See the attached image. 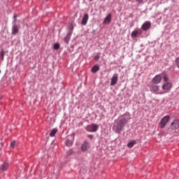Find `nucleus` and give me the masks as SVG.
<instances>
[{
	"instance_id": "1",
	"label": "nucleus",
	"mask_w": 179,
	"mask_h": 179,
	"mask_svg": "<svg viewBox=\"0 0 179 179\" xmlns=\"http://www.w3.org/2000/svg\"><path fill=\"white\" fill-rule=\"evenodd\" d=\"M129 120H131V117L128 115L127 118L122 117L115 122L113 126V129L116 134H120V132L122 131V128H124L126 124H128V121H129Z\"/></svg>"
},
{
	"instance_id": "2",
	"label": "nucleus",
	"mask_w": 179,
	"mask_h": 179,
	"mask_svg": "<svg viewBox=\"0 0 179 179\" xmlns=\"http://www.w3.org/2000/svg\"><path fill=\"white\" fill-rule=\"evenodd\" d=\"M99 129V125L96 124H92L86 127V131L88 132H96Z\"/></svg>"
},
{
	"instance_id": "3",
	"label": "nucleus",
	"mask_w": 179,
	"mask_h": 179,
	"mask_svg": "<svg viewBox=\"0 0 179 179\" xmlns=\"http://www.w3.org/2000/svg\"><path fill=\"white\" fill-rule=\"evenodd\" d=\"M170 121V116L166 115L164 117L160 122V128H164L165 125H167V122Z\"/></svg>"
},
{
	"instance_id": "4",
	"label": "nucleus",
	"mask_w": 179,
	"mask_h": 179,
	"mask_svg": "<svg viewBox=\"0 0 179 179\" xmlns=\"http://www.w3.org/2000/svg\"><path fill=\"white\" fill-rule=\"evenodd\" d=\"M179 128V120H174L171 124V129L173 131H176V129H178Z\"/></svg>"
},
{
	"instance_id": "5",
	"label": "nucleus",
	"mask_w": 179,
	"mask_h": 179,
	"mask_svg": "<svg viewBox=\"0 0 179 179\" xmlns=\"http://www.w3.org/2000/svg\"><path fill=\"white\" fill-rule=\"evenodd\" d=\"M152 26V23L149 21H146L144 22L141 27L142 30H144V31H148L150 29Z\"/></svg>"
},
{
	"instance_id": "6",
	"label": "nucleus",
	"mask_w": 179,
	"mask_h": 179,
	"mask_svg": "<svg viewBox=\"0 0 179 179\" xmlns=\"http://www.w3.org/2000/svg\"><path fill=\"white\" fill-rule=\"evenodd\" d=\"M118 82V74H114L111 78L110 86H115Z\"/></svg>"
},
{
	"instance_id": "7",
	"label": "nucleus",
	"mask_w": 179,
	"mask_h": 179,
	"mask_svg": "<svg viewBox=\"0 0 179 179\" xmlns=\"http://www.w3.org/2000/svg\"><path fill=\"white\" fill-rule=\"evenodd\" d=\"M171 89V83H166L162 85V90L165 92V93H167V92H169Z\"/></svg>"
},
{
	"instance_id": "8",
	"label": "nucleus",
	"mask_w": 179,
	"mask_h": 179,
	"mask_svg": "<svg viewBox=\"0 0 179 179\" xmlns=\"http://www.w3.org/2000/svg\"><path fill=\"white\" fill-rule=\"evenodd\" d=\"M162 79H163V78L162 77V76H160V75H157L155 77L153 78L152 82H153V83H155V85H158V83H160L162 82Z\"/></svg>"
},
{
	"instance_id": "9",
	"label": "nucleus",
	"mask_w": 179,
	"mask_h": 179,
	"mask_svg": "<svg viewBox=\"0 0 179 179\" xmlns=\"http://www.w3.org/2000/svg\"><path fill=\"white\" fill-rule=\"evenodd\" d=\"M90 148V143L87 141H85L81 146V149L83 152H86V150H88Z\"/></svg>"
},
{
	"instance_id": "10",
	"label": "nucleus",
	"mask_w": 179,
	"mask_h": 179,
	"mask_svg": "<svg viewBox=\"0 0 179 179\" xmlns=\"http://www.w3.org/2000/svg\"><path fill=\"white\" fill-rule=\"evenodd\" d=\"M17 33H19V26L16 25V24H14L12 27L11 34H13V36H16Z\"/></svg>"
},
{
	"instance_id": "11",
	"label": "nucleus",
	"mask_w": 179,
	"mask_h": 179,
	"mask_svg": "<svg viewBox=\"0 0 179 179\" xmlns=\"http://www.w3.org/2000/svg\"><path fill=\"white\" fill-rule=\"evenodd\" d=\"M111 23V13H109L104 19L103 24H110Z\"/></svg>"
},
{
	"instance_id": "12",
	"label": "nucleus",
	"mask_w": 179,
	"mask_h": 179,
	"mask_svg": "<svg viewBox=\"0 0 179 179\" xmlns=\"http://www.w3.org/2000/svg\"><path fill=\"white\" fill-rule=\"evenodd\" d=\"M88 20H89V14H84V16L81 22L82 24H83V26H86V24H87Z\"/></svg>"
},
{
	"instance_id": "13",
	"label": "nucleus",
	"mask_w": 179,
	"mask_h": 179,
	"mask_svg": "<svg viewBox=\"0 0 179 179\" xmlns=\"http://www.w3.org/2000/svg\"><path fill=\"white\" fill-rule=\"evenodd\" d=\"M72 36V31H69L66 36L64 38V43L68 44L69 43V40H71V36Z\"/></svg>"
},
{
	"instance_id": "14",
	"label": "nucleus",
	"mask_w": 179,
	"mask_h": 179,
	"mask_svg": "<svg viewBox=\"0 0 179 179\" xmlns=\"http://www.w3.org/2000/svg\"><path fill=\"white\" fill-rule=\"evenodd\" d=\"M8 166H9V164H8V163L4 162V163L0 166V170H1L2 171H6V170H8Z\"/></svg>"
},
{
	"instance_id": "15",
	"label": "nucleus",
	"mask_w": 179,
	"mask_h": 179,
	"mask_svg": "<svg viewBox=\"0 0 179 179\" xmlns=\"http://www.w3.org/2000/svg\"><path fill=\"white\" fill-rule=\"evenodd\" d=\"M151 92H154V93H156V92H159V87L157 85H152L150 88Z\"/></svg>"
},
{
	"instance_id": "16",
	"label": "nucleus",
	"mask_w": 179,
	"mask_h": 179,
	"mask_svg": "<svg viewBox=\"0 0 179 179\" xmlns=\"http://www.w3.org/2000/svg\"><path fill=\"white\" fill-rule=\"evenodd\" d=\"M98 71H100V67L98 65L94 66L91 70L92 73H96V72H98Z\"/></svg>"
},
{
	"instance_id": "17",
	"label": "nucleus",
	"mask_w": 179,
	"mask_h": 179,
	"mask_svg": "<svg viewBox=\"0 0 179 179\" xmlns=\"http://www.w3.org/2000/svg\"><path fill=\"white\" fill-rule=\"evenodd\" d=\"M138 31L136 30H134L131 32V38H136V37H138Z\"/></svg>"
},
{
	"instance_id": "18",
	"label": "nucleus",
	"mask_w": 179,
	"mask_h": 179,
	"mask_svg": "<svg viewBox=\"0 0 179 179\" xmlns=\"http://www.w3.org/2000/svg\"><path fill=\"white\" fill-rule=\"evenodd\" d=\"M134 145H136V141L133 140L127 144L129 148H134Z\"/></svg>"
},
{
	"instance_id": "19",
	"label": "nucleus",
	"mask_w": 179,
	"mask_h": 179,
	"mask_svg": "<svg viewBox=\"0 0 179 179\" xmlns=\"http://www.w3.org/2000/svg\"><path fill=\"white\" fill-rule=\"evenodd\" d=\"M57 132H58V129H53L51 131L50 134V136H51V137L55 136V134H57Z\"/></svg>"
},
{
	"instance_id": "20",
	"label": "nucleus",
	"mask_w": 179,
	"mask_h": 179,
	"mask_svg": "<svg viewBox=\"0 0 179 179\" xmlns=\"http://www.w3.org/2000/svg\"><path fill=\"white\" fill-rule=\"evenodd\" d=\"M66 145L69 147L71 148V146L72 145H73V141H71V140H66Z\"/></svg>"
},
{
	"instance_id": "21",
	"label": "nucleus",
	"mask_w": 179,
	"mask_h": 179,
	"mask_svg": "<svg viewBox=\"0 0 179 179\" xmlns=\"http://www.w3.org/2000/svg\"><path fill=\"white\" fill-rule=\"evenodd\" d=\"M99 58H100V53H97L96 55L94 56V59L95 61H99Z\"/></svg>"
},
{
	"instance_id": "22",
	"label": "nucleus",
	"mask_w": 179,
	"mask_h": 179,
	"mask_svg": "<svg viewBox=\"0 0 179 179\" xmlns=\"http://www.w3.org/2000/svg\"><path fill=\"white\" fill-rule=\"evenodd\" d=\"M175 63L177 66V67L179 69V57H176V60H175Z\"/></svg>"
},
{
	"instance_id": "23",
	"label": "nucleus",
	"mask_w": 179,
	"mask_h": 179,
	"mask_svg": "<svg viewBox=\"0 0 179 179\" xmlns=\"http://www.w3.org/2000/svg\"><path fill=\"white\" fill-rule=\"evenodd\" d=\"M1 59H3V57H5V51L3 50H1Z\"/></svg>"
},
{
	"instance_id": "24",
	"label": "nucleus",
	"mask_w": 179,
	"mask_h": 179,
	"mask_svg": "<svg viewBox=\"0 0 179 179\" xmlns=\"http://www.w3.org/2000/svg\"><path fill=\"white\" fill-rule=\"evenodd\" d=\"M69 31H72L73 33V25L71 24L69 26Z\"/></svg>"
},
{
	"instance_id": "25",
	"label": "nucleus",
	"mask_w": 179,
	"mask_h": 179,
	"mask_svg": "<svg viewBox=\"0 0 179 179\" xmlns=\"http://www.w3.org/2000/svg\"><path fill=\"white\" fill-rule=\"evenodd\" d=\"M54 49L55 50H59V43H55L54 45Z\"/></svg>"
},
{
	"instance_id": "26",
	"label": "nucleus",
	"mask_w": 179,
	"mask_h": 179,
	"mask_svg": "<svg viewBox=\"0 0 179 179\" xmlns=\"http://www.w3.org/2000/svg\"><path fill=\"white\" fill-rule=\"evenodd\" d=\"M13 17H14L13 23L14 24H16V22L17 20V15H14Z\"/></svg>"
},
{
	"instance_id": "27",
	"label": "nucleus",
	"mask_w": 179,
	"mask_h": 179,
	"mask_svg": "<svg viewBox=\"0 0 179 179\" xmlns=\"http://www.w3.org/2000/svg\"><path fill=\"white\" fill-rule=\"evenodd\" d=\"M15 145H16V141H13L10 143V148H15Z\"/></svg>"
},
{
	"instance_id": "28",
	"label": "nucleus",
	"mask_w": 179,
	"mask_h": 179,
	"mask_svg": "<svg viewBox=\"0 0 179 179\" xmlns=\"http://www.w3.org/2000/svg\"><path fill=\"white\" fill-rule=\"evenodd\" d=\"M72 153H73V150H69L67 151V155L68 156H71V155H72Z\"/></svg>"
},
{
	"instance_id": "29",
	"label": "nucleus",
	"mask_w": 179,
	"mask_h": 179,
	"mask_svg": "<svg viewBox=\"0 0 179 179\" xmlns=\"http://www.w3.org/2000/svg\"><path fill=\"white\" fill-rule=\"evenodd\" d=\"M163 79L164 82H167L169 80V77L167 76V75H164Z\"/></svg>"
},
{
	"instance_id": "30",
	"label": "nucleus",
	"mask_w": 179,
	"mask_h": 179,
	"mask_svg": "<svg viewBox=\"0 0 179 179\" xmlns=\"http://www.w3.org/2000/svg\"><path fill=\"white\" fill-rule=\"evenodd\" d=\"M136 2H138V3H143V0H136Z\"/></svg>"
},
{
	"instance_id": "31",
	"label": "nucleus",
	"mask_w": 179,
	"mask_h": 179,
	"mask_svg": "<svg viewBox=\"0 0 179 179\" xmlns=\"http://www.w3.org/2000/svg\"><path fill=\"white\" fill-rule=\"evenodd\" d=\"M87 137L90 138V139H93L94 136H93V135L90 134V135L87 136Z\"/></svg>"
},
{
	"instance_id": "32",
	"label": "nucleus",
	"mask_w": 179,
	"mask_h": 179,
	"mask_svg": "<svg viewBox=\"0 0 179 179\" xmlns=\"http://www.w3.org/2000/svg\"><path fill=\"white\" fill-rule=\"evenodd\" d=\"M92 1H93V0H89L90 2H92Z\"/></svg>"
},
{
	"instance_id": "33",
	"label": "nucleus",
	"mask_w": 179,
	"mask_h": 179,
	"mask_svg": "<svg viewBox=\"0 0 179 179\" xmlns=\"http://www.w3.org/2000/svg\"><path fill=\"white\" fill-rule=\"evenodd\" d=\"M83 179H84V178H83Z\"/></svg>"
}]
</instances>
